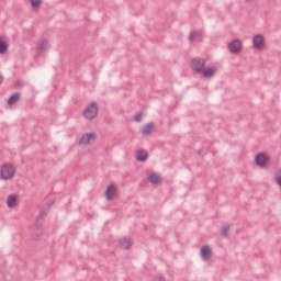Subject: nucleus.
<instances>
[{
  "instance_id": "22",
  "label": "nucleus",
  "mask_w": 281,
  "mask_h": 281,
  "mask_svg": "<svg viewBox=\"0 0 281 281\" xmlns=\"http://www.w3.org/2000/svg\"><path fill=\"white\" fill-rule=\"evenodd\" d=\"M222 238H227L229 236V226H224L222 232H221Z\"/></svg>"
},
{
  "instance_id": "4",
  "label": "nucleus",
  "mask_w": 281,
  "mask_h": 281,
  "mask_svg": "<svg viewBox=\"0 0 281 281\" xmlns=\"http://www.w3.org/2000/svg\"><path fill=\"white\" fill-rule=\"evenodd\" d=\"M270 158L265 153H259L255 157V164L258 168H267L269 166Z\"/></svg>"
},
{
  "instance_id": "2",
  "label": "nucleus",
  "mask_w": 281,
  "mask_h": 281,
  "mask_svg": "<svg viewBox=\"0 0 281 281\" xmlns=\"http://www.w3.org/2000/svg\"><path fill=\"white\" fill-rule=\"evenodd\" d=\"M98 113H100V108H98V103L93 101L83 110L82 115L86 120H95Z\"/></svg>"
},
{
  "instance_id": "25",
  "label": "nucleus",
  "mask_w": 281,
  "mask_h": 281,
  "mask_svg": "<svg viewBox=\"0 0 281 281\" xmlns=\"http://www.w3.org/2000/svg\"><path fill=\"white\" fill-rule=\"evenodd\" d=\"M41 232L32 236V240H38Z\"/></svg>"
},
{
  "instance_id": "15",
  "label": "nucleus",
  "mask_w": 281,
  "mask_h": 281,
  "mask_svg": "<svg viewBox=\"0 0 281 281\" xmlns=\"http://www.w3.org/2000/svg\"><path fill=\"white\" fill-rule=\"evenodd\" d=\"M153 131H155V123L149 122L146 125H144L142 133L145 136L153 135Z\"/></svg>"
},
{
  "instance_id": "17",
  "label": "nucleus",
  "mask_w": 281,
  "mask_h": 281,
  "mask_svg": "<svg viewBox=\"0 0 281 281\" xmlns=\"http://www.w3.org/2000/svg\"><path fill=\"white\" fill-rule=\"evenodd\" d=\"M119 243L122 249H131L133 247V240L131 238H122Z\"/></svg>"
},
{
  "instance_id": "18",
  "label": "nucleus",
  "mask_w": 281,
  "mask_h": 281,
  "mask_svg": "<svg viewBox=\"0 0 281 281\" xmlns=\"http://www.w3.org/2000/svg\"><path fill=\"white\" fill-rule=\"evenodd\" d=\"M9 44L3 37L0 36V54H5L8 52Z\"/></svg>"
},
{
  "instance_id": "28",
  "label": "nucleus",
  "mask_w": 281,
  "mask_h": 281,
  "mask_svg": "<svg viewBox=\"0 0 281 281\" xmlns=\"http://www.w3.org/2000/svg\"><path fill=\"white\" fill-rule=\"evenodd\" d=\"M3 80H4L3 75H0V85H3Z\"/></svg>"
},
{
  "instance_id": "16",
  "label": "nucleus",
  "mask_w": 281,
  "mask_h": 281,
  "mask_svg": "<svg viewBox=\"0 0 281 281\" xmlns=\"http://www.w3.org/2000/svg\"><path fill=\"white\" fill-rule=\"evenodd\" d=\"M19 100H21V92H14L9 97L7 104H9V106H12V104H16Z\"/></svg>"
},
{
  "instance_id": "12",
  "label": "nucleus",
  "mask_w": 281,
  "mask_h": 281,
  "mask_svg": "<svg viewBox=\"0 0 281 281\" xmlns=\"http://www.w3.org/2000/svg\"><path fill=\"white\" fill-rule=\"evenodd\" d=\"M202 77L203 78H214L216 75V68L211 67V68H205L201 70Z\"/></svg>"
},
{
  "instance_id": "6",
  "label": "nucleus",
  "mask_w": 281,
  "mask_h": 281,
  "mask_svg": "<svg viewBox=\"0 0 281 281\" xmlns=\"http://www.w3.org/2000/svg\"><path fill=\"white\" fill-rule=\"evenodd\" d=\"M95 137H97L95 132L83 134L79 138V146H91V142H94Z\"/></svg>"
},
{
  "instance_id": "8",
  "label": "nucleus",
  "mask_w": 281,
  "mask_h": 281,
  "mask_svg": "<svg viewBox=\"0 0 281 281\" xmlns=\"http://www.w3.org/2000/svg\"><path fill=\"white\" fill-rule=\"evenodd\" d=\"M45 216H47V212H45V210H41L34 225L35 229H37L38 232L43 229V223L45 221Z\"/></svg>"
},
{
  "instance_id": "7",
  "label": "nucleus",
  "mask_w": 281,
  "mask_h": 281,
  "mask_svg": "<svg viewBox=\"0 0 281 281\" xmlns=\"http://www.w3.org/2000/svg\"><path fill=\"white\" fill-rule=\"evenodd\" d=\"M231 54H240L243 52V41L235 38L228 44Z\"/></svg>"
},
{
  "instance_id": "19",
  "label": "nucleus",
  "mask_w": 281,
  "mask_h": 281,
  "mask_svg": "<svg viewBox=\"0 0 281 281\" xmlns=\"http://www.w3.org/2000/svg\"><path fill=\"white\" fill-rule=\"evenodd\" d=\"M149 181L150 183H153L154 186H157L160 181H161V178L159 177V175L157 173H151L149 176Z\"/></svg>"
},
{
  "instance_id": "24",
  "label": "nucleus",
  "mask_w": 281,
  "mask_h": 281,
  "mask_svg": "<svg viewBox=\"0 0 281 281\" xmlns=\"http://www.w3.org/2000/svg\"><path fill=\"white\" fill-rule=\"evenodd\" d=\"M153 281H166V277H164V274H158Z\"/></svg>"
},
{
  "instance_id": "13",
  "label": "nucleus",
  "mask_w": 281,
  "mask_h": 281,
  "mask_svg": "<svg viewBox=\"0 0 281 281\" xmlns=\"http://www.w3.org/2000/svg\"><path fill=\"white\" fill-rule=\"evenodd\" d=\"M136 159L140 164H144V161L148 160V151L146 149H138L136 153Z\"/></svg>"
},
{
  "instance_id": "29",
  "label": "nucleus",
  "mask_w": 281,
  "mask_h": 281,
  "mask_svg": "<svg viewBox=\"0 0 281 281\" xmlns=\"http://www.w3.org/2000/svg\"><path fill=\"white\" fill-rule=\"evenodd\" d=\"M52 205H54V202H50V204H48V207H52Z\"/></svg>"
},
{
  "instance_id": "9",
  "label": "nucleus",
  "mask_w": 281,
  "mask_h": 281,
  "mask_svg": "<svg viewBox=\"0 0 281 281\" xmlns=\"http://www.w3.org/2000/svg\"><path fill=\"white\" fill-rule=\"evenodd\" d=\"M117 194V187L115 184H110L105 190V198L108 201H113Z\"/></svg>"
},
{
  "instance_id": "27",
  "label": "nucleus",
  "mask_w": 281,
  "mask_h": 281,
  "mask_svg": "<svg viewBox=\"0 0 281 281\" xmlns=\"http://www.w3.org/2000/svg\"><path fill=\"white\" fill-rule=\"evenodd\" d=\"M198 155H199L200 157H205V154H203V149H199V150H198Z\"/></svg>"
},
{
  "instance_id": "1",
  "label": "nucleus",
  "mask_w": 281,
  "mask_h": 281,
  "mask_svg": "<svg viewBox=\"0 0 281 281\" xmlns=\"http://www.w3.org/2000/svg\"><path fill=\"white\" fill-rule=\"evenodd\" d=\"M16 175V169L12 164L2 165L0 168V179L2 181H10Z\"/></svg>"
},
{
  "instance_id": "14",
  "label": "nucleus",
  "mask_w": 281,
  "mask_h": 281,
  "mask_svg": "<svg viewBox=\"0 0 281 281\" xmlns=\"http://www.w3.org/2000/svg\"><path fill=\"white\" fill-rule=\"evenodd\" d=\"M200 254L203 260H210L212 258V248L210 246H203Z\"/></svg>"
},
{
  "instance_id": "23",
  "label": "nucleus",
  "mask_w": 281,
  "mask_h": 281,
  "mask_svg": "<svg viewBox=\"0 0 281 281\" xmlns=\"http://www.w3.org/2000/svg\"><path fill=\"white\" fill-rule=\"evenodd\" d=\"M142 117H144V112H138L134 115V122H142Z\"/></svg>"
},
{
  "instance_id": "21",
  "label": "nucleus",
  "mask_w": 281,
  "mask_h": 281,
  "mask_svg": "<svg viewBox=\"0 0 281 281\" xmlns=\"http://www.w3.org/2000/svg\"><path fill=\"white\" fill-rule=\"evenodd\" d=\"M30 3L34 10H38L43 4V0H30Z\"/></svg>"
},
{
  "instance_id": "5",
  "label": "nucleus",
  "mask_w": 281,
  "mask_h": 281,
  "mask_svg": "<svg viewBox=\"0 0 281 281\" xmlns=\"http://www.w3.org/2000/svg\"><path fill=\"white\" fill-rule=\"evenodd\" d=\"M265 45H266V41H265L263 34H256L252 37V46L258 52H262V49H265Z\"/></svg>"
},
{
  "instance_id": "11",
  "label": "nucleus",
  "mask_w": 281,
  "mask_h": 281,
  "mask_svg": "<svg viewBox=\"0 0 281 281\" xmlns=\"http://www.w3.org/2000/svg\"><path fill=\"white\" fill-rule=\"evenodd\" d=\"M203 40V31H192L189 35L190 43H194V41L201 42Z\"/></svg>"
},
{
  "instance_id": "3",
  "label": "nucleus",
  "mask_w": 281,
  "mask_h": 281,
  "mask_svg": "<svg viewBox=\"0 0 281 281\" xmlns=\"http://www.w3.org/2000/svg\"><path fill=\"white\" fill-rule=\"evenodd\" d=\"M205 67V59L201 57H195L191 59V69L194 74H201Z\"/></svg>"
},
{
  "instance_id": "26",
  "label": "nucleus",
  "mask_w": 281,
  "mask_h": 281,
  "mask_svg": "<svg viewBox=\"0 0 281 281\" xmlns=\"http://www.w3.org/2000/svg\"><path fill=\"white\" fill-rule=\"evenodd\" d=\"M15 87L19 88V89H21V88L23 87V82L16 81V82H15Z\"/></svg>"
},
{
  "instance_id": "20",
  "label": "nucleus",
  "mask_w": 281,
  "mask_h": 281,
  "mask_svg": "<svg viewBox=\"0 0 281 281\" xmlns=\"http://www.w3.org/2000/svg\"><path fill=\"white\" fill-rule=\"evenodd\" d=\"M49 45V41L48 40H43L40 45H38V49L40 52H47V47Z\"/></svg>"
},
{
  "instance_id": "10",
  "label": "nucleus",
  "mask_w": 281,
  "mask_h": 281,
  "mask_svg": "<svg viewBox=\"0 0 281 281\" xmlns=\"http://www.w3.org/2000/svg\"><path fill=\"white\" fill-rule=\"evenodd\" d=\"M7 205L8 207H10L11 210L16 207L19 205V195L16 194H11L7 198Z\"/></svg>"
}]
</instances>
